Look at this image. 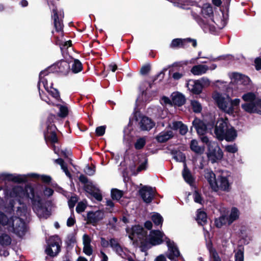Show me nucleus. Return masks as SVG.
<instances>
[{
	"label": "nucleus",
	"mask_w": 261,
	"mask_h": 261,
	"mask_svg": "<svg viewBox=\"0 0 261 261\" xmlns=\"http://www.w3.org/2000/svg\"><path fill=\"white\" fill-rule=\"evenodd\" d=\"M11 195L13 197L32 199L33 208L39 217L46 219L50 216V212L46 207L44 201L40 197L34 195L32 187L28 186L23 189L21 186H16L13 188Z\"/></svg>",
	"instance_id": "nucleus-1"
},
{
	"label": "nucleus",
	"mask_w": 261,
	"mask_h": 261,
	"mask_svg": "<svg viewBox=\"0 0 261 261\" xmlns=\"http://www.w3.org/2000/svg\"><path fill=\"white\" fill-rule=\"evenodd\" d=\"M126 231L132 241L140 243L144 246H145L147 243L152 245H156L163 242L164 234L159 230L151 231L149 235L147 236V233L142 227L136 225L130 228H127Z\"/></svg>",
	"instance_id": "nucleus-2"
},
{
	"label": "nucleus",
	"mask_w": 261,
	"mask_h": 261,
	"mask_svg": "<svg viewBox=\"0 0 261 261\" xmlns=\"http://www.w3.org/2000/svg\"><path fill=\"white\" fill-rule=\"evenodd\" d=\"M216 137L220 140L233 141L237 136L236 129L228 124L227 119L220 118L216 123L215 128Z\"/></svg>",
	"instance_id": "nucleus-3"
},
{
	"label": "nucleus",
	"mask_w": 261,
	"mask_h": 261,
	"mask_svg": "<svg viewBox=\"0 0 261 261\" xmlns=\"http://www.w3.org/2000/svg\"><path fill=\"white\" fill-rule=\"evenodd\" d=\"M2 226H6L9 231L20 237L24 235L26 231L25 223L21 218L13 217L8 219L4 214L0 212V228Z\"/></svg>",
	"instance_id": "nucleus-4"
},
{
	"label": "nucleus",
	"mask_w": 261,
	"mask_h": 261,
	"mask_svg": "<svg viewBox=\"0 0 261 261\" xmlns=\"http://www.w3.org/2000/svg\"><path fill=\"white\" fill-rule=\"evenodd\" d=\"M213 97L218 107L228 114L233 113L235 107L239 106L241 101L239 98L232 100L228 95H222L218 92H215Z\"/></svg>",
	"instance_id": "nucleus-5"
},
{
	"label": "nucleus",
	"mask_w": 261,
	"mask_h": 261,
	"mask_svg": "<svg viewBox=\"0 0 261 261\" xmlns=\"http://www.w3.org/2000/svg\"><path fill=\"white\" fill-rule=\"evenodd\" d=\"M246 102L242 105V109L249 113H257L261 115V99L257 98L254 93L248 92L242 96Z\"/></svg>",
	"instance_id": "nucleus-6"
},
{
	"label": "nucleus",
	"mask_w": 261,
	"mask_h": 261,
	"mask_svg": "<svg viewBox=\"0 0 261 261\" xmlns=\"http://www.w3.org/2000/svg\"><path fill=\"white\" fill-rule=\"evenodd\" d=\"M231 183L226 174L224 172L217 175L215 183L212 184V189L215 191L228 192L230 190Z\"/></svg>",
	"instance_id": "nucleus-7"
},
{
	"label": "nucleus",
	"mask_w": 261,
	"mask_h": 261,
	"mask_svg": "<svg viewBox=\"0 0 261 261\" xmlns=\"http://www.w3.org/2000/svg\"><path fill=\"white\" fill-rule=\"evenodd\" d=\"M208 160L212 163L221 160L223 156V152L216 143L208 144V150L207 153Z\"/></svg>",
	"instance_id": "nucleus-8"
},
{
	"label": "nucleus",
	"mask_w": 261,
	"mask_h": 261,
	"mask_svg": "<svg viewBox=\"0 0 261 261\" xmlns=\"http://www.w3.org/2000/svg\"><path fill=\"white\" fill-rule=\"evenodd\" d=\"M46 74L47 72L45 71L41 72L39 76L40 80L38 84V89L40 90L41 86H42L53 97L58 99L60 98L59 93L56 89L51 87V83L50 84L49 86L48 85L47 79L44 77Z\"/></svg>",
	"instance_id": "nucleus-9"
},
{
	"label": "nucleus",
	"mask_w": 261,
	"mask_h": 261,
	"mask_svg": "<svg viewBox=\"0 0 261 261\" xmlns=\"http://www.w3.org/2000/svg\"><path fill=\"white\" fill-rule=\"evenodd\" d=\"M61 240L57 236L51 237L48 242V245L45 249L46 253L54 257L57 255L60 251Z\"/></svg>",
	"instance_id": "nucleus-10"
},
{
	"label": "nucleus",
	"mask_w": 261,
	"mask_h": 261,
	"mask_svg": "<svg viewBox=\"0 0 261 261\" xmlns=\"http://www.w3.org/2000/svg\"><path fill=\"white\" fill-rule=\"evenodd\" d=\"M53 14L52 17L54 21V25L57 31H61L63 29V24L62 19L63 18V12L61 10L58 11L57 8H55L53 10Z\"/></svg>",
	"instance_id": "nucleus-11"
},
{
	"label": "nucleus",
	"mask_w": 261,
	"mask_h": 261,
	"mask_svg": "<svg viewBox=\"0 0 261 261\" xmlns=\"http://www.w3.org/2000/svg\"><path fill=\"white\" fill-rule=\"evenodd\" d=\"M139 192L141 197L146 203L150 202L154 195L153 189L147 186L143 187L140 190Z\"/></svg>",
	"instance_id": "nucleus-12"
},
{
	"label": "nucleus",
	"mask_w": 261,
	"mask_h": 261,
	"mask_svg": "<svg viewBox=\"0 0 261 261\" xmlns=\"http://www.w3.org/2000/svg\"><path fill=\"white\" fill-rule=\"evenodd\" d=\"M166 242L168 247V250L167 253L168 258L172 260L179 256V252L175 245L174 243L167 238L166 239Z\"/></svg>",
	"instance_id": "nucleus-13"
},
{
	"label": "nucleus",
	"mask_w": 261,
	"mask_h": 261,
	"mask_svg": "<svg viewBox=\"0 0 261 261\" xmlns=\"http://www.w3.org/2000/svg\"><path fill=\"white\" fill-rule=\"evenodd\" d=\"M104 217V213L101 211H97L95 212H89L87 215V221L89 223L95 224L97 222L102 220Z\"/></svg>",
	"instance_id": "nucleus-14"
},
{
	"label": "nucleus",
	"mask_w": 261,
	"mask_h": 261,
	"mask_svg": "<svg viewBox=\"0 0 261 261\" xmlns=\"http://www.w3.org/2000/svg\"><path fill=\"white\" fill-rule=\"evenodd\" d=\"M139 125L143 130H148L154 126V123L148 117L141 116L140 117Z\"/></svg>",
	"instance_id": "nucleus-15"
},
{
	"label": "nucleus",
	"mask_w": 261,
	"mask_h": 261,
	"mask_svg": "<svg viewBox=\"0 0 261 261\" xmlns=\"http://www.w3.org/2000/svg\"><path fill=\"white\" fill-rule=\"evenodd\" d=\"M91 239L86 234L83 236V244L84 245L83 252L87 255L90 256L93 253L92 247L91 245Z\"/></svg>",
	"instance_id": "nucleus-16"
},
{
	"label": "nucleus",
	"mask_w": 261,
	"mask_h": 261,
	"mask_svg": "<svg viewBox=\"0 0 261 261\" xmlns=\"http://www.w3.org/2000/svg\"><path fill=\"white\" fill-rule=\"evenodd\" d=\"M168 127L173 130L179 129V133L181 135H185L188 132L187 126L183 124L181 121H173L169 124Z\"/></svg>",
	"instance_id": "nucleus-17"
},
{
	"label": "nucleus",
	"mask_w": 261,
	"mask_h": 261,
	"mask_svg": "<svg viewBox=\"0 0 261 261\" xmlns=\"http://www.w3.org/2000/svg\"><path fill=\"white\" fill-rule=\"evenodd\" d=\"M187 85L188 89L194 94H198L202 91V86L199 81H190Z\"/></svg>",
	"instance_id": "nucleus-18"
},
{
	"label": "nucleus",
	"mask_w": 261,
	"mask_h": 261,
	"mask_svg": "<svg viewBox=\"0 0 261 261\" xmlns=\"http://www.w3.org/2000/svg\"><path fill=\"white\" fill-rule=\"evenodd\" d=\"M174 136V133L172 130H164L160 133L156 137L158 142L163 143L167 141L172 138Z\"/></svg>",
	"instance_id": "nucleus-19"
},
{
	"label": "nucleus",
	"mask_w": 261,
	"mask_h": 261,
	"mask_svg": "<svg viewBox=\"0 0 261 261\" xmlns=\"http://www.w3.org/2000/svg\"><path fill=\"white\" fill-rule=\"evenodd\" d=\"M192 42L194 47L196 46V41L194 40L188 38L186 39H173L171 43L172 47L184 46L186 43Z\"/></svg>",
	"instance_id": "nucleus-20"
},
{
	"label": "nucleus",
	"mask_w": 261,
	"mask_h": 261,
	"mask_svg": "<svg viewBox=\"0 0 261 261\" xmlns=\"http://www.w3.org/2000/svg\"><path fill=\"white\" fill-rule=\"evenodd\" d=\"M209 70L208 66L205 65L199 64L194 66L191 72L195 75H201L205 73Z\"/></svg>",
	"instance_id": "nucleus-21"
},
{
	"label": "nucleus",
	"mask_w": 261,
	"mask_h": 261,
	"mask_svg": "<svg viewBox=\"0 0 261 261\" xmlns=\"http://www.w3.org/2000/svg\"><path fill=\"white\" fill-rule=\"evenodd\" d=\"M193 125L197 130V133L203 135L206 132V126L205 124L198 119H195L193 121Z\"/></svg>",
	"instance_id": "nucleus-22"
},
{
	"label": "nucleus",
	"mask_w": 261,
	"mask_h": 261,
	"mask_svg": "<svg viewBox=\"0 0 261 261\" xmlns=\"http://www.w3.org/2000/svg\"><path fill=\"white\" fill-rule=\"evenodd\" d=\"M110 245L116 253L121 256L122 257H124V256L125 255V252L123 248L116 240L114 239H111L110 241Z\"/></svg>",
	"instance_id": "nucleus-23"
},
{
	"label": "nucleus",
	"mask_w": 261,
	"mask_h": 261,
	"mask_svg": "<svg viewBox=\"0 0 261 261\" xmlns=\"http://www.w3.org/2000/svg\"><path fill=\"white\" fill-rule=\"evenodd\" d=\"M186 99L185 96L179 92H174L172 94V101L177 106H180L184 104Z\"/></svg>",
	"instance_id": "nucleus-24"
},
{
	"label": "nucleus",
	"mask_w": 261,
	"mask_h": 261,
	"mask_svg": "<svg viewBox=\"0 0 261 261\" xmlns=\"http://www.w3.org/2000/svg\"><path fill=\"white\" fill-rule=\"evenodd\" d=\"M85 190L87 192L93 195L97 200H101L102 196L99 191L96 189L92 185H88L85 187Z\"/></svg>",
	"instance_id": "nucleus-25"
},
{
	"label": "nucleus",
	"mask_w": 261,
	"mask_h": 261,
	"mask_svg": "<svg viewBox=\"0 0 261 261\" xmlns=\"http://www.w3.org/2000/svg\"><path fill=\"white\" fill-rule=\"evenodd\" d=\"M190 146L191 149L196 153L202 154L204 152V147L199 145L196 140H191Z\"/></svg>",
	"instance_id": "nucleus-26"
},
{
	"label": "nucleus",
	"mask_w": 261,
	"mask_h": 261,
	"mask_svg": "<svg viewBox=\"0 0 261 261\" xmlns=\"http://www.w3.org/2000/svg\"><path fill=\"white\" fill-rule=\"evenodd\" d=\"M233 77L238 84L247 85H248L250 82V79L248 76L238 73H234Z\"/></svg>",
	"instance_id": "nucleus-27"
},
{
	"label": "nucleus",
	"mask_w": 261,
	"mask_h": 261,
	"mask_svg": "<svg viewBox=\"0 0 261 261\" xmlns=\"http://www.w3.org/2000/svg\"><path fill=\"white\" fill-rule=\"evenodd\" d=\"M5 179L8 180H12L15 182L24 181L27 179V176L25 175L4 174Z\"/></svg>",
	"instance_id": "nucleus-28"
},
{
	"label": "nucleus",
	"mask_w": 261,
	"mask_h": 261,
	"mask_svg": "<svg viewBox=\"0 0 261 261\" xmlns=\"http://www.w3.org/2000/svg\"><path fill=\"white\" fill-rule=\"evenodd\" d=\"M240 216V212L239 210L236 208L233 207L231 208L229 216L227 217L228 219V224H231L233 221L237 220Z\"/></svg>",
	"instance_id": "nucleus-29"
},
{
	"label": "nucleus",
	"mask_w": 261,
	"mask_h": 261,
	"mask_svg": "<svg viewBox=\"0 0 261 261\" xmlns=\"http://www.w3.org/2000/svg\"><path fill=\"white\" fill-rule=\"evenodd\" d=\"M182 176L185 180L190 185H191L193 181V177L190 171L187 168L186 165L184 164V169L182 171Z\"/></svg>",
	"instance_id": "nucleus-30"
},
{
	"label": "nucleus",
	"mask_w": 261,
	"mask_h": 261,
	"mask_svg": "<svg viewBox=\"0 0 261 261\" xmlns=\"http://www.w3.org/2000/svg\"><path fill=\"white\" fill-rule=\"evenodd\" d=\"M196 220L198 223L202 225L207 221V216L205 212L198 210L197 213Z\"/></svg>",
	"instance_id": "nucleus-31"
},
{
	"label": "nucleus",
	"mask_w": 261,
	"mask_h": 261,
	"mask_svg": "<svg viewBox=\"0 0 261 261\" xmlns=\"http://www.w3.org/2000/svg\"><path fill=\"white\" fill-rule=\"evenodd\" d=\"M202 15L205 16H210L213 13L212 6L208 4H204L201 9Z\"/></svg>",
	"instance_id": "nucleus-32"
},
{
	"label": "nucleus",
	"mask_w": 261,
	"mask_h": 261,
	"mask_svg": "<svg viewBox=\"0 0 261 261\" xmlns=\"http://www.w3.org/2000/svg\"><path fill=\"white\" fill-rule=\"evenodd\" d=\"M82 70V65L81 62L76 59L74 60L71 65V70L74 73H76L80 72Z\"/></svg>",
	"instance_id": "nucleus-33"
},
{
	"label": "nucleus",
	"mask_w": 261,
	"mask_h": 261,
	"mask_svg": "<svg viewBox=\"0 0 261 261\" xmlns=\"http://www.w3.org/2000/svg\"><path fill=\"white\" fill-rule=\"evenodd\" d=\"M205 177L206 178L212 188V184L215 183L217 179L215 174L212 171L207 170L205 173Z\"/></svg>",
	"instance_id": "nucleus-34"
},
{
	"label": "nucleus",
	"mask_w": 261,
	"mask_h": 261,
	"mask_svg": "<svg viewBox=\"0 0 261 261\" xmlns=\"http://www.w3.org/2000/svg\"><path fill=\"white\" fill-rule=\"evenodd\" d=\"M57 65L59 68V71L63 73H67L70 67L69 63L65 61L60 62V63H58Z\"/></svg>",
	"instance_id": "nucleus-35"
},
{
	"label": "nucleus",
	"mask_w": 261,
	"mask_h": 261,
	"mask_svg": "<svg viewBox=\"0 0 261 261\" xmlns=\"http://www.w3.org/2000/svg\"><path fill=\"white\" fill-rule=\"evenodd\" d=\"M191 105L193 111L195 113H199L202 110L201 105L196 100H191Z\"/></svg>",
	"instance_id": "nucleus-36"
},
{
	"label": "nucleus",
	"mask_w": 261,
	"mask_h": 261,
	"mask_svg": "<svg viewBox=\"0 0 261 261\" xmlns=\"http://www.w3.org/2000/svg\"><path fill=\"white\" fill-rule=\"evenodd\" d=\"M55 162L61 166L62 169L67 176L70 177V174L65 165L64 161L62 159H56L55 160Z\"/></svg>",
	"instance_id": "nucleus-37"
},
{
	"label": "nucleus",
	"mask_w": 261,
	"mask_h": 261,
	"mask_svg": "<svg viewBox=\"0 0 261 261\" xmlns=\"http://www.w3.org/2000/svg\"><path fill=\"white\" fill-rule=\"evenodd\" d=\"M151 219L155 225H162L163 221L162 217L158 213H153L151 216Z\"/></svg>",
	"instance_id": "nucleus-38"
},
{
	"label": "nucleus",
	"mask_w": 261,
	"mask_h": 261,
	"mask_svg": "<svg viewBox=\"0 0 261 261\" xmlns=\"http://www.w3.org/2000/svg\"><path fill=\"white\" fill-rule=\"evenodd\" d=\"M11 242V239L9 235L3 234L0 237V244L2 245H9Z\"/></svg>",
	"instance_id": "nucleus-39"
},
{
	"label": "nucleus",
	"mask_w": 261,
	"mask_h": 261,
	"mask_svg": "<svg viewBox=\"0 0 261 261\" xmlns=\"http://www.w3.org/2000/svg\"><path fill=\"white\" fill-rule=\"evenodd\" d=\"M18 202L21 205L20 206L18 207L17 211V214L20 216H24L28 213V210L26 206L21 204L20 199H18Z\"/></svg>",
	"instance_id": "nucleus-40"
},
{
	"label": "nucleus",
	"mask_w": 261,
	"mask_h": 261,
	"mask_svg": "<svg viewBox=\"0 0 261 261\" xmlns=\"http://www.w3.org/2000/svg\"><path fill=\"white\" fill-rule=\"evenodd\" d=\"M123 195L122 191L117 189H112L111 191V196L113 199L119 200Z\"/></svg>",
	"instance_id": "nucleus-41"
},
{
	"label": "nucleus",
	"mask_w": 261,
	"mask_h": 261,
	"mask_svg": "<svg viewBox=\"0 0 261 261\" xmlns=\"http://www.w3.org/2000/svg\"><path fill=\"white\" fill-rule=\"evenodd\" d=\"M146 143V140L144 138L138 139L135 143V147L136 149H142Z\"/></svg>",
	"instance_id": "nucleus-42"
},
{
	"label": "nucleus",
	"mask_w": 261,
	"mask_h": 261,
	"mask_svg": "<svg viewBox=\"0 0 261 261\" xmlns=\"http://www.w3.org/2000/svg\"><path fill=\"white\" fill-rule=\"evenodd\" d=\"M194 200L195 202L202 204L204 200L200 194L197 191H195L193 195Z\"/></svg>",
	"instance_id": "nucleus-43"
},
{
	"label": "nucleus",
	"mask_w": 261,
	"mask_h": 261,
	"mask_svg": "<svg viewBox=\"0 0 261 261\" xmlns=\"http://www.w3.org/2000/svg\"><path fill=\"white\" fill-rule=\"evenodd\" d=\"M60 113L59 116L61 117H65L68 114V109L66 106L59 105Z\"/></svg>",
	"instance_id": "nucleus-44"
},
{
	"label": "nucleus",
	"mask_w": 261,
	"mask_h": 261,
	"mask_svg": "<svg viewBox=\"0 0 261 261\" xmlns=\"http://www.w3.org/2000/svg\"><path fill=\"white\" fill-rule=\"evenodd\" d=\"M235 261H244V251L240 248L235 253Z\"/></svg>",
	"instance_id": "nucleus-45"
},
{
	"label": "nucleus",
	"mask_w": 261,
	"mask_h": 261,
	"mask_svg": "<svg viewBox=\"0 0 261 261\" xmlns=\"http://www.w3.org/2000/svg\"><path fill=\"white\" fill-rule=\"evenodd\" d=\"M30 176L33 177H40L42 180H43L44 182H49L51 178L49 176L47 175H38L36 174L32 173L28 175Z\"/></svg>",
	"instance_id": "nucleus-46"
},
{
	"label": "nucleus",
	"mask_w": 261,
	"mask_h": 261,
	"mask_svg": "<svg viewBox=\"0 0 261 261\" xmlns=\"http://www.w3.org/2000/svg\"><path fill=\"white\" fill-rule=\"evenodd\" d=\"M87 207L86 203L84 201H82L79 202L77 204V205L76 207V211L78 213H80L81 212H83L85 211V208Z\"/></svg>",
	"instance_id": "nucleus-47"
},
{
	"label": "nucleus",
	"mask_w": 261,
	"mask_h": 261,
	"mask_svg": "<svg viewBox=\"0 0 261 261\" xmlns=\"http://www.w3.org/2000/svg\"><path fill=\"white\" fill-rule=\"evenodd\" d=\"M77 201V198L76 196H72L68 201V205L71 209V212L73 213V208L75 204Z\"/></svg>",
	"instance_id": "nucleus-48"
},
{
	"label": "nucleus",
	"mask_w": 261,
	"mask_h": 261,
	"mask_svg": "<svg viewBox=\"0 0 261 261\" xmlns=\"http://www.w3.org/2000/svg\"><path fill=\"white\" fill-rule=\"evenodd\" d=\"M225 150L230 153H235L238 151V148L236 145H229L225 147Z\"/></svg>",
	"instance_id": "nucleus-49"
},
{
	"label": "nucleus",
	"mask_w": 261,
	"mask_h": 261,
	"mask_svg": "<svg viewBox=\"0 0 261 261\" xmlns=\"http://www.w3.org/2000/svg\"><path fill=\"white\" fill-rule=\"evenodd\" d=\"M106 126H98L96 129V133L99 136H103L105 133Z\"/></svg>",
	"instance_id": "nucleus-50"
},
{
	"label": "nucleus",
	"mask_w": 261,
	"mask_h": 261,
	"mask_svg": "<svg viewBox=\"0 0 261 261\" xmlns=\"http://www.w3.org/2000/svg\"><path fill=\"white\" fill-rule=\"evenodd\" d=\"M147 160H145L144 161V162L142 163L138 168L137 169V172H133V174H134L135 175L137 174L138 172L141 171L142 170H145L146 169V165H147Z\"/></svg>",
	"instance_id": "nucleus-51"
},
{
	"label": "nucleus",
	"mask_w": 261,
	"mask_h": 261,
	"mask_svg": "<svg viewBox=\"0 0 261 261\" xmlns=\"http://www.w3.org/2000/svg\"><path fill=\"white\" fill-rule=\"evenodd\" d=\"M48 134H49L48 132ZM48 137L50 140V141L53 143L57 142L58 141L57 135L55 134V133L53 131L51 132L49 135L48 134Z\"/></svg>",
	"instance_id": "nucleus-52"
},
{
	"label": "nucleus",
	"mask_w": 261,
	"mask_h": 261,
	"mask_svg": "<svg viewBox=\"0 0 261 261\" xmlns=\"http://www.w3.org/2000/svg\"><path fill=\"white\" fill-rule=\"evenodd\" d=\"M85 173L89 175H93L94 174L95 170L89 166H87L85 169Z\"/></svg>",
	"instance_id": "nucleus-53"
},
{
	"label": "nucleus",
	"mask_w": 261,
	"mask_h": 261,
	"mask_svg": "<svg viewBox=\"0 0 261 261\" xmlns=\"http://www.w3.org/2000/svg\"><path fill=\"white\" fill-rule=\"evenodd\" d=\"M201 85L203 86H206L210 85V81L207 78H202L199 81Z\"/></svg>",
	"instance_id": "nucleus-54"
},
{
	"label": "nucleus",
	"mask_w": 261,
	"mask_h": 261,
	"mask_svg": "<svg viewBox=\"0 0 261 261\" xmlns=\"http://www.w3.org/2000/svg\"><path fill=\"white\" fill-rule=\"evenodd\" d=\"M175 158L179 162H182L185 159V156L183 153L179 152L176 154Z\"/></svg>",
	"instance_id": "nucleus-55"
},
{
	"label": "nucleus",
	"mask_w": 261,
	"mask_h": 261,
	"mask_svg": "<svg viewBox=\"0 0 261 261\" xmlns=\"http://www.w3.org/2000/svg\"><path fill=\"white\" fill-rule=\"evenodd\" d=\"M211 256L214 261H221L220 257H219V256L218 255V253L216 252H212Z\"/></svg>",
	"instance_id": "nucleus-56"
},
{
	"label": "nucleus",
	"mask_w": 261,
	"mask_h": 261,
	"mask_svg": "<svg viewBox=\"0 0 261 261\" xmlns=\"http://www.w3.org/2000/svg\"><path fill=\"white\" fill-rule=\"evenodd\" d=\"M183 76V74L182 73H180L178 72H175L173 73L172 74V77L175 80H178L180 79H181Z\"/></svg>",
	"instance_id": "nucleus-57"
},
{
	"label": "nucleus",
	"mask_w": 261,
	"mask_h": 261,
	"mask_svg": "<svg viewBox=\"0 0 261 261\" xmlns=\"http://www.w3.org/2000/svg\"><path fill=\"white\" fill-rule=\"evenodd\" d=\"M255 66L256 70H259L261 69V59L257 58L255 60Z\"/></svg>",
	"instance_id": "nucleus-58"
},
{
	"label": "nucleus",
	"mask_w": 261,
	"mask_h": 261,
	"mask_svg": "<svg viewBox=\"0 0 261 261\" xmlns=\"http://www.w3.org/2000/svg\"><path fill=\"white\" fill-rule=\"evenodd\" d=\"M161 103L162 104H169L171 105L172 101L170 100V99L167 97L164 96L162 97L161 99Z\"/></svg>",
	"instance_id": "nucleus-59"
},
{
	"label": "nucleus",
	"mask_w": 261,
	"mask_h": 261,
	"mask_svg": "<svg viewBox=\"0 0 261 261\" xmlns=\"http://www.w3.org/2000/svg\"><path fill=\"white\" fill-rule=\"evenodd\" d=\"M75 223V219L73 217H70L69 218L67 221V225L69 227H70L74 225Z\"/></svg>",
	"instance_id": "nucleus-60"
},
{
	"label": "nucleus",
	"mask_w": 261,
	"mask_h": 261,
	"mask_svg": "<svg viewBox=\"0 0 261 261\" xmlns=\"http://www.w3.org/2000/svg\"><path fill=\"white\" fill-rule=\"evenodd\" d=\"M220 221L222 223L223 225H225L227 223L228 224V219L227 217L225 216H222L218 218Z\"/></svg>",
	"instance_id": "nucleus-61"
},
{
	"label": "nucleus",
	"mask_w": 261,
	"mask_h": 261,
	"mask_svg": "<svg viewBox=\"0 0 261 261\" xmlns=\"http://www.w3.org/2000/svg\"><path fill=\"white\" fill-rule=\"evenodd\" d=\"M44 195L47 196L52 195L53 193V190L50 188H46L44 191Z\"/></svg>",
	"instance_id": "nucleus-62"
},
{
	"label": "nucleus",
	"mask_w": 261,
	"mask_h": 261,
	"mask_svg": "<svg viewBox=\"0 0 261 261\" xmlns=\"http://www.w3.org/2000/svg\"><path fill=\"white\" fill-rule=\"evenodd\" d=\"M149 70V67L148 66H145L142 67L141 69V73L142 74H146Z\"/></svg>",
	"instance_id": "nucleus-63"
},
{
	"label": "nucleus",
	"mask_w": 261,
	"mask_h": 261,
	"mask_svg": "<svg viewBox=\"0 0 261 261\" xmlns=\"http://www.w3.org/2000/svg\"><path fill=\"white\" fill-rule=\"evenodd\" d=\"M101 261H108V257L107 255L102 251H100Z\"/></svg>",
	"instance_id": "nucleus-64"
}]
</instances>
